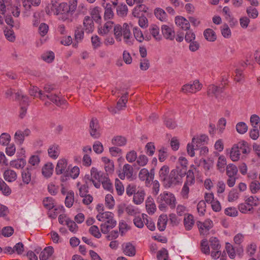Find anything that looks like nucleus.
I'll use <instances>...</instances> for the list:
<instances>
[{"instance_id":"1","label":"nucleus","mask_w":260,"mask_h":260,"mask_svg":"<svg viewBox=\"0 0 260 260\" xmlns=\"http://www.w3.org/2000/svg\"><path fill=\"white\" fill-rule=\"evenodd\" d=\"M250 148L248 143L241 140L234 144L230 149V158L233 161H237L243 158V155L249 153Z\"/></svg>"},{"instance_id":"2","label":"nucleus","mask_w":260,"mask_h":260,"mask_svg":"<svg viewBox=\"0 0 260 260\" xmlns=\"http://www.w3.org/2000/svg\"><path fill=\"white\" fill-rule=\"evenodd\" d=\"M96 219L102 222L101 224V231L104 234H107L110 230L116 225V221L114 218V214L112 212L106 211L104 213L98 214Z\"/></svg>"},{"instance_id":"3","label":"nucleus","mask_w":260,"mask_h":260,"mask_svg":"<svg viewBox=\"0 0 260 260\" xmlns=\"http://www.w3.org/2000/svg\"><path fill=\"white\" fill-rule=\"evenodd\" d=\"M157 202L158 203V208L162 211L168 210V206L171 209L176 207V200L175 196L171 192L164 191L157 197Z\"/></svg>"},{"instance_id":"4","label":"nucleus","mask_w":260,"mask_h":260,"mask_svg":"<svg viewBox=\"0 0 260 260\" xmlns=\"http://www.w3.org/2000/svg\"><path fill=\"white\" fill-rule=\"evenodd\" d=\"M107 174L99 171L97 169L92 167L90 171V176L86 175L84 179L88 182H92L94 186L99 188L101 185V181L107 176Z\"/></svg>"},{"instance_id":"5","label":"nucleus","mask_w":260,"mask_h":260,"mask_svg":"<svg viewBox=\"0 0 260 260\" xmlns=\"http://www.w3.org/2000/svg\"><path fill=\"white\" fill-rule=\"evenodd\" d=\"M1 13L12 14L14 16L18 17L20 15V10L18 6L13 5L12 0H2Z\"/></svg>"},{"instance_id":"6","label":"nucleus","mask_w":260,"mask_h":260,"mask_svg":"<svg viewBox=\"0 0 260 260\" xmlns=\"http://www.w3.org/2000/svg\"><path fill=\"white\" fill-rule=\"evenodd\" d=\"M185 175H182L180 171L174 169L172 170L169 174L165 185L168 187L176 185L181 182L182 178Z\"/></svg>"},{"instance_id":"7","label":"nucleus","mask_w":260,"mask_h":260,"mask_svg":"<svg viewBox=\"0 0 260 260\" xmlns=\"http://www.w3.org/2000/svg\"><path fill=\"white\" fill-rule=\"evenodd\" d=\"M95 29L94 22L89 16H85L83 24L77 27L76 32H92Z\"/></svg>"},{"instance_id":"8","label":"nucleus","mask_w":260,"mask_h":260,"mask_svg":"<svg viewBox=\"0 0 260 260\" xmlns=\"http://www.w3.org/2000/svg\"><path fill=\"white\" fill-rule=\"evenodd\" d=\"M202 88V84L199 81L196 80L192 82L184 85L182 88V91L185 93H195L200 91Z\"/></svg>"},{"instance_id":"9","label":"nucleus","mask_w":260,"mask_h":260,"mask_svg":"<svg viewBox=\"0 0 260 260\" xmlns=\"http://www.w3.org/2000/svg\"><path fill=\"white\" fill-rule=\"evenodd\" d=\"M154 170L152 169L150 172L146 168L142 169L139 173V178L141 181H145L146 186H149L154 177Z\"/></svg>"},{"instance_id":"10","label":"nucleus","mask_w":260,"mask_h":260,"mask_svg":"<svg viewBox=\"0 0 260 260\" xmlns=\"http://www.w3.org/2000/svg\"><path fill=\"white\" fill-rule=\"evenodd\" d=\"M89 132L90 136L98 139L101 136L100 126L96 119H92L89 123Z\"/></svg>"},{"instance_id":"11","label":"nucleus","mask_w":260,"mask_h":260,"mask_svg":"<svg viewBox=\"0 0 260 260\" xmlns=\"http://www.w3.org/2000/svg\"><path fill=\"white\" fill-rule=\"evenodd\" d=\"M197 225L201 234L206 235L208 234L209 231L213 226V222L210 219H207L204 222L198 221Z\"/></svg>"},{"instance_id":"12","label":"nucleus","mask_w":260,"mask_h":260,"mask_svg":"<svg viewBox=\"0 0 260 260\" xmlns=\"http://www.w3.org/2000/svg\"><path fill=\"white\" fill-rule=\"evenodd\" d=\"M122 30L121 26L119 24H114L113 22L107 21L103 26V31L100 32H108L113 31L114 32H120Z\"/></svg>"},{"instance_id":"13","label":"nucleus","mask_w":260,"mask_h":260,"mask_svg":"<svg viewBox=\"0 0 260 260\" xmlns=\"http://www.w3.org/2000/svg\"><path fill=\"white\" fill-rule=\"evenodd\" d=\"M48 155L53 159H56L60 153V147L57 144L50 145L47 150Z\"/></svg>"},{"instance_id":"14","label":"nucleus","mask_w":260,"mask_h":260,"mask_svg":"<svg viewBox=\"0 0 260 260\" xmlns=\"http://www.w3.org/2000/svg\"><path fill=\"white\" fill-rule=\"evenodd\" d=\"M68 160L65 158L59 159L56 164L55 172L57 175L62 174L67 171Z\"/></svg>"},{"instance_id":"15","label":"nucleus","mask_w":260,"mask_h":260,"mask_svg":"<svg viewBox=\"0 0 260 260\" xmlns=\"http://www.w3.org/2000/svg\"><path fill=\"white\" fill-rule=\"evenodd\" d=\"M188 161L183 156L179 157L175 169L180 171L182 175H186Z\"/></svg>"},{"instance_id":"16","label":"nucleus","mask_w":260,"mask_h":260,"mask_svg":"<svg viewBox=\"0 0 260 260\" xmlns=\"http://www.w3.org/2000/svg\"><path fill=\"white\" fill-rule=\"evenodd\" d=\"M134 170L132 166L128 164H125L122 170V172L119 174V177L121 179H124L126 177L127 179L131 178L133 175Z\"/></svg>"},{"instance_id":"17","label":"nucleus","mask_w":260,"mask_h":260,"mask_svg":"<svg viewBox=\"0 0 260 260\" xmlns=\"http://www.w3.org/2000/svg\"><path fill=\"white\" fill-rule=\"evenodd\" d=\"M122 249L124 254L128 256H134L136 253L135 246L130 242L123 243Z\"/></svg>"},{"instance_id":"18","label":"nucleus","mask_w":260,"mask_h":260,"mask_svg":"<svg viewBox=\"0 0 260 260\" xmlns=\"http://www.w3.org/2000/svg\"><path fill=\"white\" fill-rule=\"evenodd\" d=\"M175 21L176 24L184 30H187L190 27L189 22L182 16H176Z\"/></svg>"},{"instance_id":"19","label":"nucleus","mask_w":260,"mask_h":260,"mask_svg":"<svg viewBox=\"0 0 260 260\" xmlns=\"http://www.w3.org/2000/svg\"><path fill=\"white\" fill-rule=\"evenodd\" d=\"M58 94H45V97L48 98L50 101L53 102L57 106H60L61 105L66 103V101L63 100Z\"/></svg>"},{"instance_id":"20","label":"nucleus","mask_w":260,"mask_h":260,"mask_svg":"<svg viewBox=\"0 0 260 260\" xmlns=\"http://www.w3.org/2000/svg\"><path fill=\"white\" fill-rule=\"evenodd\" d=\"M194 219L191 214H185L183 219V224L186 230L190 231L194 224Z\"/></svg>"},{"instance_id":"21","label":"nucleus","mask_w":260,"mask_h":260,"mask_svg":"<svg viewBox=\"0 0 260 260\" xmlns=\"http://www.w3.org/2000/svg\"><path fill=\"white\" fill-rule=\"evenodd\" d=\"M29 93L30 95L34 98H39L41 100H44L45 94L37 86L31 85L29 88Z\"/></svg>"},{"instance_id":"22","label":"nucleus","mask_w":260,"mask_h":260,"mask_svg":"<svg viewBox=\"0 0 260 260\" xmlns=\"http://www.w3.org/2000/svg\"><path fill=\"white\" fill-rule=\"evenodd\" d=\"M147 217L148 215L144 213L136 216L133 220L135 225L140 229L143 228Z\"/></svg>"},{"instance_id":"23","label":"nucleus","mask_w":260,"mask_h":260,"mask_svg":"<svg viewBox=\"0 0 260 260\" xmlns=\"http://www.w3.org/2000/svg\"><path fill=\"white\" fill-rule=\"evenodd\" d=\"M223 91V87H218L211 84L208 87L207 94L209 96H215L217 97Z\"/></svg>"},{"instance_id":"24","label":"nucleus","mask_w":260,"mask_h":260,"mask_svg":"<svg viewBox=\"0 0 260 260\" xmlns=\"http://www.w3.org/2000/svg\"><path fill=\"white\" fill-rule=\"evenodd\" d=\"M53 248L51 246L46 247L40 254V260L50 259L53 253Z\"/></svg>"},{"instance_id":"25","label":"nucleus","mask_w":260,"mask_h":260,"mask_svg":"<svg viewBox=\"0 0 260 260\" xmlns=\"http://www.w3.org/2000/svg\"><path fill=\"white\" fill-rule=\"evenodd\" d=\"M145 206L147 212L149 214H153L156 210L154 200L151 197L147 198L145 202Z\"/></svg>"},{"instance_id":"26","label":"nucleus","mask_w":260,"mask_h":260,"mask_svg":"<svg viewBox=\"0 0 260 260\" xmlns=\"http://www.w3.org/2000/svg\"><path fill=\"white\" fill-rule=\"evenodd\" d=\"M148 8L143 4L137 6L133 10V14L134 17H139L142 16L144 13L147 11Z\"/></svg>"},{"instance_id":"27","label":"nucleus","mask_w":260,"mask_h":260,"mask_svg":"<svg viewBox=\"0 0 260 260\" xmlns=\"http://www.w3.org/2000/svg\"><path fill=\"white\" fill-rule=\"evenodd\" d=\"M102 161L104 163L105 171L107 173H112L114 171L113 161L107 157H103L102 158Z\"/></svg>"},{"instance_id":"28","label":"nucleus","mask_w":260,"mask_h":260,"mask_svg":"<svg viewBox=\"0 0 260 260\" xmlns=\"http://www.w3.org/2000/svg\"><path fill=\"white\" fill-rule=\"evenodd\" d=\"M168 218L167 215H161L158 217L157 226L160 231H164L166 228Z\"/></svg>"},{"instance_id":"29","label":"nucleus","mask_w":260,"mask_h":260,"mask_svg":"<svg viewBox=\"0 0 260 260\" xmlns=\"http://www.w3.org/2000/svg\"><path fill=\"white\" fill-rule=\"evenodd\" d=\"M102 6L105 8V11L104 13V17L105 19H111L114 16V13L111 8V5L110 3H102Z\"/></svg>"},{"instance_id":"30","label":"nucleus","mask_w":260,"mask_h":260,"mask_svg":"<svg viewBox=\"0 0 260 260\" xmlns=\"http://www.w3.org/2000/svg\"><path fill=\"white\" fill-rule=\"evenodd\" d=\"M145 193L144 190H138L136 192L133 197V202L136 205L142 204L144 200Z\"/></svg>"},{"instance_id":"31","label":"nucleus","mask_w":260,"mask_h":260,"mask_svg":"<svg viewBox=\"0 0 260 260\" xmlns=\"http://www.w3.org/2000/svg\"><path fill=\"white\" fill-rule=\"evenodd\" d=\"M53 168L54 167L52 163L49 162L46 164L42 168V172L43 175L45 177H50L53 173Z\"/></svg>"},{"instance_id":"32","label":"nucleus","mask_w":260,"mask_h":260,"mask_svg":"<svg viewBox=\"0 0 260 260\" xmlns=\"http://www.w3.org/2000/svg\"><path fill=\"white\" fill-rule=\"evenodd\" d=\"M155 17L161 21L167 20V14L161 8H156L154 11Z\"/></svg>"},{"instance_id":"33","label":"nucleus","mask_w":260,"mask_h":260,"mask_svg":"<svg viewBox=\"0 0 260 260\" xmlns=\"http://www.w3.org/2000/svg\"><path fill=\"white\" fill-rule=\"evenodd\" d=\"M4 178L7 181L13 182L17 179L16 172L12 170H7L4 173Z\"/></svg>"},{"instance_id":"34","label":"nucleus","mask_w":260,"mask_h":260,"mask_svg":"<svg viewBox=\"0 0 260 260\" xmlns=\"http://www.w3.org/2000/svg\"><path fill=\"white\" fill-rule=\"evenodd\" d=\"M208 140V137L205 135H203L196 138L193 137L192 139V143L195 144L197 148H199L204 143L206 142Z\"/></svg>"},{"instance_id":"35","label":"nucleus","mask_w":260,"mask_h":260,"mask_svg":"<svg viewBox=\"0 0 260 260\" xmlns=\"http://www.w3.org/2000/svg\"><path fill=\"white\" fill-rule=\"evenodd\" d=\"M122 30L120 32H131L133 31V32H139V28L137 26H134L131 23H124L123 26H121Z\"/></svg>"},{"instance_id":"36","label":"nucleus","mask_w":260,"mask_h":260,"mask_svg":"<svg viewBox=\"0 0 260 260\" xmlns=\"http://www.w3.org/2000/svg\"><path fill=\"white\" fill-rule=\"evenodd\" d=\"M57 11H58L57 14H67L68 15L72 14V12H70V7L66 3L60 4L58 7Z\"/></svg>"},{"instance_id":"37","label":"nucleus","mask_w":260,"mask_h":260,"mask_svg":"<svg viewBox=\"0 0 260 260\" xmlns=\"http://www.w3.org/2000/svg\"><path fill=\"white\" fill-rule=\"evenodd\" d=\"M10 166L16 169H22L26 165V161L23 158H19L11 161Z\"/></svg>"},{"instance_id":"38","label":"nucleus","mask_w":260,"mask_h":260,"mask_svg":"<svg viewBox=\"0 0 260 260\" xmlns=\"http://www.w3.org/2000/svg\"><path fill=\"white\" fill-rule=\"evenodd\" d=\"M238 174V168L233 164H229L226 169V174L228 177H236Z\"/></svg>"},{"instance_id":"39","label":"nucleus","mask_w":260,"mask_h":260,"mask_svg":"<svg viewBox=\"0 0 260 260\" xmlns=\"http://www.w3.org/2000/svg\"><path fill=\"white\" fill-rule=\"evenodd\" d=\"M102 10L98 7H95L91 9L90 14L92 17V19L96 21L101 19V13Z\"/></svg>"},{"instance_id":"40","label":"nucleus","mask_w":260,"mask_h":260,"mask_svg":"<svg viewBox=\"0 0 260 260\" xmlns=\"http://www.w3.org/2000/svg\"><path fill=\"white\" fill-rule=\"evenodd\" d=\"M31 174L30 169L27 167L21 172V177L23 183L28 184L31 180Z\"/></svg>"},{"instance_id":"41","label":"nucleus","mask_w":260,"mask_h":260,"mask_svg":"<svg viewBox=\"0 0 260 260\" xmlns=\"http://www.w3.org/2000/svg\"><path fill=\"white\" fill-rule=\"evenodd\" d=\"M74 202V192L72 190H70L67 192V194L65 199V205L68 208L71 207Z\"/></svg>"},{"instance_id":"42","label":"nucleus","mask_w":260,"mask_h":260,"mask_svg":"<svg viewBox=\"0 0 260 260\" xmlns=\"http://www.w3.org/2000/svg\"><path fill=\"white\" fill-rule=\"evenodd\" d=\"M116 11L118 16L123 17L127 15L128 8L125 4H121L117 6Z\"/></svg>"},{"instance_id":"43","label":"nucleus","mask_w":260,"mask_h":260,"mask_svg":"<svg viewBox=\"0 0 260 260\" xmlns=\"http://www.w3.org/2000/svg\"><path fill=\"white\" fill-rule=\"evenodd\" d=\"M127 93L122 95L119 100L117 102L116 105V109L118 111L122 110L125 107L126 103L127 102Z\"/></svg>"},{"instance_id":"44","label":"nucleus","mask_w":260,"mask_h":260,"mask_svg":"<svg viewBox=\"0 0 260 260\" xmlns=\"http://www.w3.org/2000/svg\"><path fill=\"white\" fill-rule=\"evenodd\" d=\"M41 58L46 62H52L55 58L54 53L51 51H47L42 54Z\"/></svg>"},{"instance_id":"45","label":"nucleus","mask_w":260,"mask_h":260,"mask_svg":"<svg viewBox=\"0 0 260 260\" xmlns=\"http://www.w3.org/2000/svg\"><path fill=\"white\" fill-rule=\"evenodd\" d=\"M169 172V168L167 166H162L159 170V175L161 179L164 181V183L165 184L166 182V180L167 179L168 176V175Z\"/></svg>"},{"instance_id":"46","label":"nucleus","mask_w":260,"mask_h":260,"mask_svg":"<svg viewBox=\"0 0 260 260\" xmlns=\"http://www.w3.org/2000/svg\"><path fill=\"white\" fill-rule=\"evenodd\" d=\"M112 143L114 145L122 146L126 144V140L123 137L118 136L112 139Z\"/></svg>"},{"instance_id":"47","label":"nucleus","mask_w":260,"mask_h":260,"mask_svg":"<svg viewBox=\"0 0 260 260\" xmlns=\"http://www.w3.org/2000/svg\"><path fill=\"white\" fill-rule=\"evenodd\" d=\"M44 206L48 210L53 209L55 207L54 201L52 198L47 197L43 201Z\"/></svg>"},{"instance_id":"48","label":"nucleus","mask_w":260,"mask_h":260,"mask_svg":"<svg viewBox=\"0 0 260 260\" xmlns=\"http://www.w3.org/2000/svg\"><path fill=\"white\" fill-rule=\"evenodd\" d=\"M125 212L128 215L135 216V217L137 216L138 214H140V210L138 208L131 205H128L125 208Z\"/></svg>"},{"instance_id":"49","label":"nucleus","mask_w":260,"mask_h":260,"mask_svg":"<svg viewBox=\"0 0 260 260\" xmlns=\"http://www.w3.org/2000/svg\"><path fill=\"white\" fill-rule=\"evenodd\" d=\"M238 209L241 213L246 214L252 212L253 208L251 207V206H249L245 202L239 204Z\"/></svg>"},{"instance_id":"50","label":"nucleus","mask_w":260,"mask_h":260,"mask_svg":"<svg viewBox=\"0 0 260 260\" xmlns=\"http://www.w3.org/2000/svg\"><path fill=\"white\" fill-rule=\"evenodd\" d=\"M24 137L22 134V131H17L14 135V139L15 143L18 145H22L24 140Z\"/></svg>"},{"instance_id":"51","label":"nucleus","mask_w":260,"mask_h":260,"mask_svg":"<svg viewBox=\"0 0 260 260\" xmlns=\"http://www.w3.org/2000/svg\"><path fill=\"white\" fill-rule=\"evenodd\" d=\"M245 202L253 208V206H256L259 204V200L256 196H250L245 200Z\"/></svg>"},{"instance_id":"52","label":"nucleus","mask_w":260,"mask_h":260,"mask_svg":"<svg viewBox=\"0 0 260 260\" xmlns=\"http://www.w3.org/2000/svg\"><path fill=\"white\" fill-rule=\"evenodd\" d=\"M186 180L184 183L191 185L194 184L195 182L194 175L193 171L191 170H189L186 172Z\"/></svg>"},{"instance_id":"53","label":"nucleus","mask_w":260,"mask_h":260,"mask_svg":"<svg viewBox=\"0 0 260 260\" xmlns=\"http://www.w3.org/2000/svg\"><path fill=\"white\" fill-rule=\"evenodd\" d=\"M105 205L110 209H112L115 205L113 197L111 194H108L105 197Z\"/></svg>"},{"instance_id":"54","label":"nucleus","mask_w":260,"mask_h":260,"mask_svg":"<svg viewBox=\"0 0 260 260\" xmlns=\"http://www.w3.org/2000/svg\"><path fill=\"white\" fill-rule=\"evenodd\" d=\"M88 181L86 180L85 184L80 186L79 183L77 184V186L78 187L79 191V195L81 197H84L86 194H87L88 192V186L87 185Z\"/></svg>"},{"instance_id":"55","label":"nucleus","mask_w":260,"mask_h":260,"mask_svg":"<svg viewBox=\"0 0 260 260\" xmlns=\"http://www.w3.org/2000/svg\"><path fill=\"white\" fill-rule=\"evenodd\" d=\"M236 128L238 133L244 134L247 131L248 127L245 123L240 122L236 124Z\"/></svg>"},{"instance_id":"56","label":"nucleus","mask_w":260,"mask_h":260,"mask_svg":"<svg viewBox=\"0 0 260 260\" xmlns=\"http://www.w3.org/2000/svg\"><path fill=\"white\" fill-rule=\"evenodd\" d=\"M226 164V158L223 155H220L219 156L217 164V167L218 169L220 171L222 172L224 170L225 166Z\"/></svg>"},{"instance_id":"57","label":"nucleus","mask_w":260,"mask_h":260,"mask_svg":"<svg viewBox=\"0 0 260 260\" xmlns=\"http://www.w3.org/2000/svg\"><path fill=\"white\" fill-rule=\"evenodd\" d=\"M212 250H217L220 248V245L218 240L215 237H212L209 240Z\"/></svg>"},{"instance_id":"58","label":"nucleus","mask_w":260,"mask_h":260,"mask_svg":"<svg viewBox=\"0 0 260 260\" xmlns=\"http://www.w3.org/2000/svg\"><path fill=\"white\" fill-rule=\"evenodd\" d=\"M201 249L204 254L207 255L210 254V247L206 239H203L201 241Z\"/></svg>"},{"instance_id":"59","label":"nucleus","mask_w":260,"mask_h":260,"mask_svg":"<svg viewBox=\"0 0 260 260\" xmlns=\"http://www.w3.org/2000/svg\"><path fill=\"white\" fill-rule=\"evenodd\" d=\"M115 186L117 194L119 196H121L124 191V188L122 182L119 179H116L115 181Z\"/></svg>"},{"instance_id":"60","label":"nucleus","mask_w":260,"mask_h":260,"mask_svg":"<svg viewBox=\"0 0 260 260\" xmlns=\"http://www.w3.org/2000/svg\"><path fill=\"white\" fill-rule=\"evenodd\" d=\"M164 122L166 126L170 129H174L177 126V124L174 120L172 118L167 117V115L165 116Z\"/></svg>"},{"instance_id":"61","label":"nucleus","mask_w":260,"mask_h":260,"mask_svg":"<svg viewBox=\"0 0 260 260\" xmlns=\"http://www.w3.org/2000/svg\"><path fill=\"white\" fill-rule=\"evenodd\" d=\"M226 251L231 258H234L236 256V252L233 245L229 243H226L225 244Z\"/></svg>"},{"instance_id":"62","label":"nucleus","mask_w":260,"mask_h":260,"mask_svg":"<svg viewBox=\"0 0 260 260\" xmlns=\"http://www.w3.org/2000/svg\"><path fill=\"white\" fill-rule=\"evenodd\" d=\"M107 176L108 174L105 178L104 177V179L101 181V183L104 189L110 191L111 189H112L113 187L112 184Z\"/></svg>"},{"instance_id":"63","label":"nucleus","mask_w":260,"mask_h":260,"mask_svg":"<svg viewBox=\"0 0 260 260\" xmlns=\"http://www.w3.org/2000/svg\"><path fill=\"white\" fill-rule=\"evenodd\" d=\"M93 150L96 154H101L104 151L102 143L99 141H95L93 145Z\"/></svg>"},{"instance_id":"64","label":"nucleus","mask_w":260,"mask_h":260,"mask_svg":"<svg viewBox=\"0 0 260 260\" xmlns=\"http://www.w3.org/2000/svg\"><path fill=\"white\" fill-rule=\"evenodd\" d=\"M168 251L163 248L158 251L157 253V258L158 260H168Z\"/></svg>"}]
</instances>
